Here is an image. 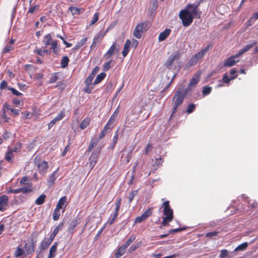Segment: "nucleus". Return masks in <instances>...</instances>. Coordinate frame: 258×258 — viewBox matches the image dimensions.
I'll use <instances>...</instances> for the list:
<instances>
[{"mask_svg": "<svg viewBox=\"0 0 258 258\" xmlns=\"http://www.w3.org/2000/svg\"><path fill=\"white\" fill-rule=\"evenodd\" d=\"M187 94L185 93V90L183 91L181 88H179L177 89L172 98V105H173V110L170 115V119L173 116L174 114L177 111L178 107L182 104L185 95Z\"/></svg>", "mask_w": 258, "mask_h": 258, "instance_id": "nucleus-1", "label": "nucleus"}, {"mask_svg": "<svg viewBox=\"0 0 258 258\" xmlns=\"http://www.w3.org/2000/svg\"><path fill=\"white\" fill-rule=\"evenodd\" d=\"M162 207L163 208V212L165 217L162 218L163 221L161 223V226H165L173 220V211L170 207L169 201L164 202L162 205Z\"/></svg>", "mask_w": 258, "mask_h": 258, "instance_id": "nucleus-2", "label": "nucleus"}, {"mask_svg": "<svg viewBox=\"0 0 258 258\" xmlns=\"http://www.w3.org/2000/svg\"><path fill=\"white\" fill-rule=\"evenodd\" d=\"M212 47V44L208 45L205 48H203L201 51L195 53L189 60L186 65V68H190L195 66L206 54L207 51Z\"/></svg>", "mask_w": 258, "mask_h": 258, "instance_id": "nucleus-3", "label": "nucleus"}, {"mask_svg": "<svg viewBox=\"0 0 258 258\" xmlns=\"http://www.w3.org/2000/svg\"><path fill=\"white\" fill-rule=\"evenodd\" d=\"M151 24L149 22H142L138 24L133 32L134 36L137 39H140L144 31H147L150 27Z\"/></svg>", "mask_w": 258, "mask_h": 258, "instance_id": "nucleus-4", "label": "nucleus"}, {"mask_svg": "<svg viewBox=\"0 0 258 258\" xmlns=\"http://www.w3.org/2000/svg\"><path fill=\"white\" fill-rule=\"evenodd\" d=\"M179 18L182 21L183 25L184 27H187L192 22L193 18L195 17L188 13L186 10H182L179 13Z\"/></svg>", "mask_w": 258, "mask_h": 258, "instance_id": "nucleus-5", "label": "nucleus"}, {"mask_svg": "<svg viewBox=\"0 0 258 258\" xmlns=\"http://www.w3.org/2000/svg\"><path fill=\"white\" fill-rule=\"evenodd\" d=\"M199 4H188L185 9L188 13L192 15L195 18H200L201 13L197 11L199 7Z\"/></svg>", "mask_w": 258, "mask_h": 258, "instance_id": "nucleus-6", "label": "nucleus"}, {"mask_svg": "<svg viewBox=\"0 0 258 258\" xmlns=\"http://www.w3.org/2000/svg\"><path fill=\"white\" fill-rule=\"evenodd\" d=\"M35 164L37 166L39 173L44 175L47 172L48 166L46 161L39 160L36 158L35 159Z\"/></svg>", "mask_w": 258, "mask_h": 258, "instance_id": "nucleus-7", "label": "nucleus"}, {"mask_svg": "<svg viewBox=\"0 0 258 258\" xmlns=\"http://www.w3.org/2000/svg\"><path fill=\"white\" fill-rule=\"evenodd\" d=\"M201 73L197 72L192 77L191 80L190 81L187 88L185 90V93H188L189 91H191L193 88L195 87L196 85L199 83L200 79Z\"/></svg>", "mask_w": 258, "mask_h": 258, "instance_id": "nucleus-8", "label": "nucleus"}, {"mask_svg": "<svg viewBox=\"0 0 258 258\" xmlns=\"http://www.w3.org/2000/svg\"><path fill=\"white\" fill-rule=\"evenodd\" d=\"M180 53L179 51H175L172 53L168 58L165 65L169 69L171 68L172 66L173 61L178 59L180 57Z\"/></svg>", "mask_w": 258, "mask_h": 258, "instance_id": "nucleus-9", "label": "nucleus"}, {"mask_svg": "<svg viewBox=\"0 0 258 258\" xmlns=\"http://www.w3.org/2000/svg\"><path fill=\"white\" fill-rule=\"evenodd\" d=\"M35 247V241L32 239L31 241L25 243L24 249L26 251L27 254H31L34 252Z\"/></svg>", "mask_w": 258, "mask_h": 258, "instance_id": "nucleus-10", "label": "nucleus"}, {"mask_svg": "<svg viewBox=\"0 0 258 258\" xmlns=\"http://www.w3.org/2000/svg\"><path fill=\"white\" fill-rule=\"evenodd\" d=\"M239 56H240L238 55V53L230 56L224 62V66L231 67L234 66L236 62L239 61V59H238Z\"/></svg>", "mask_w": 258, "mask_h": 258, "instance_id": "nucleus-11", "label": "nucleus"}, {"mask_svg": "<svg viewBox=\"0 0 258 258\" xmlns=\"http://www.w3.org/2000/svg\"><path fill=\"white\" fill-rule=\"evenodd\" d=\"M98 156L99 152L96 151H94L90 156L89 158V164L91 169H92L95 165Z\"/></svg>", "mask_w": 258, "mask_h": 258, "instance_id": "nucleus-12", "label": "nucleus"}, {"mask_svg": "<svg viewBox=\"0 0 258 258\" xmlns=\"http://www.w3.org/2000/svg\"><path fill=\"white\" fill-rule=\"evenodd\" d=\"M119 49V44L113 43L112 45L110 46L109 50L107 51V52L105 54L104 57H106V58H108L111 57L114 53V52L117 51Z\"/></svg>", "mask_w": 258, "mask_h": 258, "instance_id": "nucleus-13", "label": "nucleus"}, {"mask_svg": "<svg viewBox=\"0 0 258 258\" xmlns=\"http://www.w3.org/2000/svg\"><path fill=\"white\" fill-rule=\"evenodd\" d=\"M99 68L98 67H95L92 71L91 74L85 80V83L86 86H90L96 74L99 71Z\"/></svg>", "mask_w": 258, "mask_h": 258, "instance_id": "nucleus-14", "label": "nucleus"}, {"mask_svg": "<svg viewBox=\"0 0 258 258\" xmlns=\"http://www.w3.org/2000/svg\"><path fill=\"white\" fill-rule=\"evenodd\" d=\"M80 223V219L79 218H76L69 223L68 230L70 233H73L75 228Z\"/></svg>", "mask_w": 258, "mask_h": 258, "instance_id": "nucleus-15", "label": "nucleus"}, {"mask_svg": "<svg viewBox=\"0 0 258 258\" xmlns=\"http://www.w3.org/2000/svg\"><path fill=\"white\" fill-rule=\"evenodd\" d=\"M241 198L243 199L245 203L247 204V206L252 209H255L258 206V203L254 201L249 200V198L244 195L241 196Z\"/></svg>", "mask_w": 258, "mask_h": 258, "instance_id": "nucleus-16", "label": "nucleus"}, {"mask_svg": "<svg viewBox=\"0 0 258 258\" xmlns=\"http://www.w3.org/2000/svg\"><path fill=\"white\" fill-rule=\"evenodd\" d=\"M8 202V198L7 196L0 197V211H4L6 210Z\"/></svg>", "mask_w": 258, "mask_h": 258, "instance_id": "nucleus-17", "label": "nucleus"}, {"mask_svg": "<svg viewBox=\"0 0 258 258\" xmlns=\"http://www.w3.org/2000/svg\"><path fill=\"white\" fill-rule=\"evenodd\" d=\"M256 42L255 41H253L251 42L250 43L247 44L243 47V49L239 50V51L238 53V55H239V56L241 55L244 53L248 51L252 47L255 46L256 45Z\"/></svg>", "mask_w": 258, "mask_h": 258, "instance_id": "nucleus-18", "label": "nucleus"}, {"mask_svg": "<svg viewBox=\"0 0 258 258\" xmlns=\"http://www.w3.org/2000/svg\"><path fill=\"white\" fill-rule=\"evenodd\" d=\"M66 206H67V197L66 196L62 197L58 200V201L56 204V208H57V209L60 210V209H61L63 208H65Z\"/></svg>", "mask_w": 258, "mask_h": 258, "instance_id": "nucleus-19", "label": "nucleus"}, {"mask_svg": "<svg viewBox=\"0 0 258 258\" xmlns=\"http://www.w3.org/2000/svg\"><path fill=\"white\" fill-rule=\"evenodd\" d=\"M53 240L49 238V239H45L41 241V244L39 247L40 250L45 249L52 242Z\"/></svg>", "mask_w": 258, "mask_h": 258, "instance_id": "nucleus-20", "label": "nucleus"}, {"mask_svg": "<svg viewBox=\"0 0 258 258\" xmlns=\"http://www.w3.org/2000/svg\"><path fill=\"white\" fill-rule=\"evenodd\" d=\"M171 30L169 29H166L164 31L161 32L158 37V40L159 41H164L166 39L170 33Z\"/></svg>", "mask_w": 258, "mask_h": 258, "instance_id": "nucleus-21", "label": "nucleus"}, {"mask_svg": "<svg viewBox=\"0 0 258 258\" xmlns=\"http://www.w3.org/2000/svg\"><path fill=\"white\" fill-rule=\"evenodd\" d=\"M131 45V41L129 39L126 40L124 44L123 50L122 51V54L124 57H125L127 55L130 51V46Z\"/></svg>", "mask_w": 258, "mask_h": 258, "instance_id": "nucleus-22", "label": "nucleus"}, {"mask_svg": "<svg viewBox=\"0 0 258 258\" xmlns=\"http://www.w3.org/2000/svg\"><path fill=\"white\" fill-rule=\"evenodd\" d=\"M63 226V223H60L54 229L52 233L51 234L50 236V238H51L52 240L54 238L55 236L58 233V232L61 230L62 227Z\"/></svg>", "mask_w": 258, "mask_h": 258, "instance_id": "nucleus-23", "label": "nucleus"}, {"mask_svg": "<svg viewBox=\"0 0 258 258\" xmlns=\"http://www.w3.org/2000/svg\"><path fill=\"white\" fill-rule=\"evenodd\" d=\"M4 109L10 111L14 115L18 116L19 114V109H14L10 107V105L7 103H5L3 105Z\"/></svg>", "mask_w": 258, "mask_h": 258, "instance_id": "nucleus-24", "label": "nucleus"}, {"mask_svg": "<svg viewBox=\"0 0 258 258\" xmlns=\"http://www.w3.org/2000/svg\"><path fill=\"white\" fill-rule=\"evenodd\" d=\"M57 243H54L50 247L49 253L47 258H54L55 256V252L57 248Z\"/></svg>", "mask_w": 258, "mask_h": 258, "instance_id": "nucleus-25", "label": "nucleus"}, {"mask_svg": "<svg viewBox=\"0 0 258 258\" xmlns=\"http://www.w3.org/2000/svg\"><path fill=\"white\" fill-rule=\"evenodd\" d=\"M52 37L50 35V34H48L44 36L43 40L42 41L43 44L45 45V46H47L49 45H50L51 42L53 41Z\"/></svg>", "mask_w": 258, "mask_h": 258, "instance_id": "nucleus-26", "label": "nucleus"}, {"mask_svg": "<svg viewBox=\"0 0 258 258\" xmlns=\"http://www.w3.org/2000/svg\"><path fill=\"white\" fill-rule=\"evenodd\" d=\"M106 74L105 73H101L96 77L93 85H96L100 83L105 77Z\"/></svg>", "mask_w": 258, "mask_h": 258, "instance_id": "nucleus-27", "label": "nucleus"}, {"mask_svg": "<svg viewBox=\"0 0 258 258\" xmlns=\"http://www.w3.org/2000/svg\"><path fill=\"white\" fill-rule=\"evenodd\" d=\"M98 142H99V140H98L97 139H92L91 141V142H90L89 145V147L87 149V151L88 152H90L92 150L93 148L97 145Z\"/></svg>", "mask_w": 258, "mask_h": 258, "instance_id": "nucleus-28", "label": "nucleus"}, {"mask_svg": "<svg viewBox=\"0 0 258 258\" xmlns=\"http://www.w3.org/2000/svg\"><path fill=\"white\" fill-rule=\"evenodd\" d=\"M58 177V173L57 170L53 172V173L50 176L48 180V182L50 184H53L56 178Z\"/></svg>", "mask_w": 258, "mask_h": 258, "instance_id": "nucleus-29", "label": "nucleus"}, {"mask_svg": "<svg viewBox=\"0 0 258 258\" xmlns=\"http://www.w3.org/2000/svg\"><path fill=\"white\" fill-rule=\"evenodd\" d=\"M126 248L121 245L115 253V258H119L122 256L125 252Z\"/></svg>", "mask_w": 258, "mask_h": 258, "instance_id": "nucleus-30", "label": "nucleus"}, {"mask_svg": "<svg viewBox=\"0 0 258 258\" xmlns=\"http://www.w3.org/2000/svg\"><path fill=\"white\" fill-rule=\"evenodd\" d=\"M90 119L89 118H84L80 123V128L82 130L86 128L90 124Z\"/></svg>", "mask_w": 258, "mask_h": 258, "instance_id": "nucleus-31", "label": "nucleus"}, {"mask_svg": "<svg viewBox=\"0 0 258 258\" xmlns=\"http://www.w3.org/2000/svg\"><path fill=\"white\" fill-rule=\"evenodd\" d=\"M248 243L245 242H243L241 244H240V245H239L238 246H237L233 252L234 251H243L248 246Z\"/></svg>", "mask_w": 258, "mask_h": 258, "instance_id": "nucleus-32", "label": "nucleus"}, {"mask_svg": "<svg viewBox=\"0 0 258 258\" xmlns=\"http://www.w3.org/2000/svg\"><path fill=\"white\" fill-rule=\"evenodd\" d=\"M69 9L72 15H78L80 14L81 9L79 8L71 6Z\"/></svg>", "mask_w": 258, "mask_h": 258, "instance_id": "nucleus-33", "label": "nucleus"}, {"mask_svg": "<svg viewBox=\"0 0 258 258\" xmlns=\"http://www.w3.org/2000/svg\"><path fill=\"white\" fill-rule=\"evenodd\" d=\"M69 62V59L68 57L67 56H63L60 62L61 67L62 68H65L67 67L68 66Z\"/></svg>", "mask_w": 258, "mask_h": 258, "instance_id": "nucleus-34", "label": "nucleus"}, {"mask_svg": "<svg viewBox=\"0 0 258 258\" xmlns=\"http://www.w3.org/2000/svg\"><path fill=\"white\" fill-rule=\"evenodd\" d=\"M45 198L46 196L44 194H42L36 200L35 204L37 205H42L44 202Z\"/></svg>", "mask_w": 258, "mask_h": 258, "instance_id": "nucleus-35", "label": "nucleus"}, {"mask_svg": "<svg viewBox=\"0 0 258 258\" xmlns=\"http://www.w3.org/2000/svg\"><path fill=\"white\" fill-rule=\"evenodd\" d=\"M237 77V76H231L229 77L228 75L225 74L222 78V81L224 83L228 84L231 80H233Z\"/></svg>", "mask_w": 258, "mask_h": 258, "instance_id": "nucleus-36", "label": "nucleus"}, {"mask_svg": "<svg viewBox=\"0 0 258 258\" xmlns=\"http://www.w3.org/2000/svg\"><path fill=\"white\" fill-rule=\"evenodd\" d=\"M231 255H230L227 249H222L219 255V257L221 258H230Z\"/></svg>", "mask_w": 258, "mask_h": 258, "instance_id": "nucleus-37", "label": "nucleus"}, {"mask_svg": "<svg viewBox=\"0 0 258 258\" xmlns=\"http://www.w3.org/2000/svg\"><path fill=\"white\" fill-rule=\"evenodd\" d=\"M103 35L101 33H98L93 39V44L100 42L103 39Z\"/></svg>", "mask_w": 258, "mask_h": 258, "instance_id": "nucleus-38", "label": "nucleus"}, {"mask_svg": "<svg viewBox=\"0 0 258 258\" xmlns=\"http://www.w3.org/2000/svg\"><path fill=\"white\" fill-rule=\"evenodd\" d=\"M138 190H135L132 191L130 194L127 197V199L128 200V203L130 204L133 201L134 197L137 195Z\"/></svg>", "mask_w": 258, "mask_h": 258, "instance_id": "nucleus-39", "label": "nucleus"}, {"mask_svg": "<svg viewBox=\"0 0 258 258\" xmlns=\"http://www.w3.org/2000/svg\"><path fill=\"white\" fill-rule=\"evenodd\" d=\"M135 239H136L135 235H131L129 237V238L127 239V240L126 241L125 244H124L122 245L126 248L135 240Z\"/></svg>", "mask_w": 258, "mask_h": 258, "instance_id": "nucleus-40", "label": "nucleus"}, {"mask_svg": "<svg viewBox=\"0 0 258 258\" xmlns=\"http://www.w3.org/2000/svg\"><path fill=\"white\" fill-rule=\"evenodd\" d=\"M65 109H63L62 110L60 111L58 114L55 117H54V118L58 122L60 120H61L65 116Z\"/></svg>", "mask_w": 258, "mask_h": 258, "instance_id": "nucleus-41", "label": "nucleus"}, {"mask_svg": "<svg viewBox=\"0 0 258 258\" xmlns=\"http://www.w3.org/2000/svg\"><path fill=\"white\" fill-rule=\"evenodd\" d=\"M113 62V60H110L105 63L103 65V70L104 71H108L112 67V63Z\"/></svg>", "mask_w": 258, "mask_h": 258, "instance_id": "nucleus-42", "label": "nucleus"}, {"mask_svg": "<svg viewBox=\"0 0 258 258\" xmlns=\"http://www.w3.org/2000/svg\"><path fill=\"white\" fill-rule=\"evenodd\" d=\"M121 203V199L120 198H117L116 199V202H115V212H116L117 214H118V211L119 210L120 205Z\"/></svg>", "mask_w": 258, "mask_h": 258, "instance_id": "nucleus-43", "label": "nucleus"}, {"mask_svg": "<svg viewBox=\"0 0 258 258\" xmlns=\"http://www.w3.org/2000/svg\"><path fill=\"white\" fill-rule=\"evenodd\" d=\"M152 208L147 209L142 215V216L146 220L152 214Z\"/></svg>", "mask_w": 258, "mask_h": 258, "instance_id": "nucleus-44", "label": "nucleus"}, {"mask_svg": "<svg viewBox=\"0 0 258 258\" xmlns=\"http://www.w3.org/2000/svg\"><path fill=\"white\" fill-rule=\"evenodd\" d=\"M60 212L59 209H57V208H55V209L54 210L52 216H53V219L54 221H56L58 220L59 216H60Z\"/></svg>", "mask_w": 258, "mask_h": 258, "instance_id": "nucleus-45", "label": "nucleus"}, {"mask_svg": "<svg viewBox=\"0 0 258 258\" xmlns=\"http://www.w3.org/2000/svg\"><path fill=\"white\" fill-rule=\"evenodd\" d=\"M20 192L23 194H27L31 191L32 189L31 188V186H26L24 187H22L19 188Z\"/></svg>", "mask_w": 258, "mask_h": 258, "instance_id": "nucleus-46", "label": "nucleus"}, {"mask_svg": "<svg viewBox=\"0 0 258 258\" xmlns=\"http://www.w3.org/2000/svg\"><path fill=\"white\" fill-rule=\"evenodd\" d=\"M212 90V88L210 87L205 86L203 87L202 93L204 96H207L209 95Z\"/></svg>", "mask_w": 258, "mask_h": 258, "instance_id": "nucleus-47", "label": "nucleus"}, {"mask_svg": "<svg viewBox=\"0 0 258 258\" xmlns=\"http://www.w3.org/2000/svg\"><path fill=\"white\" fill-rule=\"evenodd\" d=\"M13 152L11 150H9L6 154V159L9 161L11 162L12 159L13 157Z\"/></svg>", "mask_w": 258, "mask_h": 258, "instance_id": "nucleus-48", "label": "nucleus"}, {"mask_svg": "<svg viewBox=\"0 0 258 258\" xmlns=\"http://www.w3.org/2000/svg\"><path fill=\"white\" fill-rule=\"evenodd\" d=\"M58 77L56 75V73H53L51 75V76L50 77L49 80L48 82L49 84H52L54 82H55L56 81L58 80Z\"/></svg>", "mask_w": 258, "mask_h": 258, "instance_id": "nucleus-49", "label": "nucleus"}, {"mask_svg": "<svg viewBox=\"0 0 258 258\" xmlns=\"http://www.w3.org/2000/svg\"><path fill=\"white\" fill-rule=\"evenodd\" d=\"M7 88L9 90L11 91L12 93L14 95L19 96L23 95L21 92H19L14 88L9 87Z\"/></svg>", "mask_w": 258, "mask_h": 258, "instance_id": "nucleus-50", "label": "nucleus"}, {"mask_svg": "<svg viewBox=\"0 0 258 258\" xmlns=\"http://www.w3.org/2000/svg\"><path fill=\"white\" fill-rule=\"evenodd\" d=\"M118 214H117L116 212H114L113 214L111 215L110 219L108 221V223L110 225H112L114 222Z\"/></svg>", "mask_w": 258, "mask_h": 258, "instance_id": "nucleus-51", "label": "nucleus"}, {"mask_svg": "<svg viewBox=\"0 0 258 258\" xmlns=\"http://www.w3.org/2000/svg\"><path fill=\"white\" fill-rule=\"evenodd\" d=\"M195 108H196V105L193 103H190L188 105L186 111L188 114H190L193 112V111L195 110Z\"/></svg>", "mask_w": 258, "mask_h": 258, "instance_id": "nucleus-52", "label": "nucleus"}, {"mask_svg": "<svg viewBox=\"0 0 258 258\" xmlns=\"http://www.w3.org/2000/svg\"><path fill=\"white\" fill-rule=\"evenodd\" d=\"M23 254V249L20 247H17L15 252L14 255H15V257L17 258V257H19L20 256H21Z\"/></svg>", "mask_w": 258, "mask_h": 258, "instance_id": "nucleus-53", "label": "nucleus"}, {"mask_svg": "<svg viewBox=\"0 0 258 258\" xmlns=\"http://www.w3.org/2000/svg\"><path fill=\"white\" fill-rule=\"evenodd\" d=\"M14 49L13 47L11 45L8 44L7 46H6L4 48L3 50L2 53L5 54L7 52H10V51Z\"/></svg>", "mask_w": 258, "mask_h": 258, "instance_id": "nucleus-54", "label": "nucleus"}, {"mask_svg": "<svg viewBox=\"0 0 258 258\" xmlns=\"http://www.w3.org/2000/svg\"><path fill=\"white\" fill-rule=\"evenodd\" d=\"M218 232L217 231H212L210 232H208L206 234V237L207 238H212L213 237H216L218 236Z\"/></svg>", "mask_w": 258, "mask_h": 258, "instance_id": "nucleus-55", "label": "nucleus"}, {"mask_svg": "<svg viewBox=\"0 0 258 258\" xmlns=\"http://www.w3.org/2000/svg\"><path fill=\"white\" fill-rule=\"evenodd\" d=\"M34 53L41 56H44L45 55L44 53V50L40 48H36L34 50Z\"/></svg>", "mask_w": 258, "mask_h": 258, "instance_id": "nucleus-56", "label": "nucleus"}, {"mask_svg": "<svg viewBox=\"0 0 258 258\" xmlns=\"http://www.w3.org/2000/svg\"><path fill=\"white\" fill-rule=\"evenodd\" d=\"M56 36L57 38H59L62 40L63 43V44H64L66 45V47L69 48V47H70L71 46H72V44L67 42L65 40V39L63 38V37H62L61 36H60L59 35H57Z\"/></svg>", "mask_w": 258, "mask_h": 258, "instance_id": "nucleus-57", "label": "nucleus"}, {"mask_svg": "<svg viewBox=\"0 0 258 258\" xmlns=\"http://www.w3.org/2000/svg\"><path fill=\"white\" fill-rule=\"evenodd\" d=\"M258 19V12L253 14L252 16L250 18L248 21V25H251V22L254 20H256Z\"/></svg>", "mask_w": 258, "mask_h": 258, "instance_id": "nucleus-58", "label": "nucleus"}, {"mask_svg": "<svg viewBox=\"0 0 258 258\" xmlns=\"http://www.w3.org/2000/svg\"><path fill=\"white\" fill-rule=\"evenodd\" d=\"M163 162V160L162 158L161 157H160L159 158L156 159L155 162V166H156V167H159L162 165Z\"/></svg>", "mask_w": 258, "mask_h": 258, "instance_id": "nucleus-59", "label": "nucleus"}, {"mask_svg": "<svg viewBox=\"0 0 258 258\" xmlns=\"http://www.w3.org/2000/svg\"><path fill=\"white\" fill-rule=\"evenodd\" d=\"M98 19H99V14L98 13H95L93 16V19L91 21L90 24L91 25L94 24L96 22H97V21L98 20Z\"/></svg>", "mask_w": 258, "mask_h": 258, "instance_id": "nucleus-60", "label": "nucleus"}, {"mask_svg": "<svg viewBox=\"0 0 258 258\" xmlns=\"http://www.w3.org/2000/svg\"><path fill=\"white\" fill-rule=\"evenodd\" d=\"M153 149V145L152 144H149L146 146L145 150V154L147 155L149 152H150Z\"/></svg>", "mask_w": 258, "mask_h": 258, "instance_id": "nucleus-61", "label": "nucleus"}, {"mask_svg": "<svg viewBox=\"0 0 258 258\" xmlns=\"http://www.w3.org/2000/svg\"><path fill=\"white\" fill-rule=\"evenodd\" d=\"M39 7L38 5H35L33 7H30L29 9L28 12L29 13H33L34 12V11L38 10L39 9Z\"/></svg>", "mask_w": 258, "mask_h": 258, "instance_id": "nucleus-62", "label": "nucleus"}, {"mask_svg": "<svg viewBox=\"0 0 258 258\" xmlns=\"http://www.w3.org/2000/svg\"><path fill=\"white\" fill-rule=\"evenodd\" d=\"M57 122L58 121L54 118L51 120L48 124V130H50Z\"/></svg>", "mask_w": 258, "mask_h": 258, "instance_id": "nucleus-63", "label": "nucleus"}, {"mask_svg": "<svg viewBox=\"0 0 258 258\" xmlns=\"http://www.w3.org/2000/svg\"><path fill=\"white\" fill-rule=\"evenodd\" d=\"M118 132L119 130H117L116 132H115L114 135L113 136L112 141L113 143H115L116 144L117 142L118 141Z\"/></svg>", "mask_w": 258, "mask_h": 258, "instance_id": "nucleus-64", "label": "nucleus"}]
</instances>
